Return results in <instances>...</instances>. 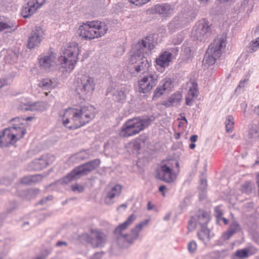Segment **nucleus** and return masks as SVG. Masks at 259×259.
<instances>
[{
	"instance_id": "61",
	"label": "nucleus",
	"mask_w": 259,
	"mask_h": 259,
	"mask_svg": "<svg viewBox=\"0 0 259 259\" xmlns=\"http://www.w3.org/2000/svg\"><path fill=\"white\" fill-rule=\"evenodd\" d=\"M201 184L204 187H205L207 185V181L205 179H201Z\"/></svg>"
},
{
	"instance_id": "44",
	"label": "nucleus",
	"mask_w": 259,
	"mask_h": 259,
	"mask_svg": "<svg viewBox=\"0 0 259 259\" xmlns=\"http://www.w3.org/2000/svg\"><path fill=\"white\" fill-rule=\"evenodd\" d=\"M44 176L41 175H31V179H32V184L38 183L41 181Z\"/></svg>"
},
{
	"instance_id": "29",
	"label": "nucleus",
	"mask_w": 259,
	"mask_h": 259,
	"mask_svg": "<svg viewBox=\"0 0 259 259\" xmlns=\"http://www.w3.org/2000/svg\"><path fill=\"white\" fill-rule=\"evenodd\" d=\"M155 10L159 14L165 15L170 14L172 11L170 6L167 4L156 5L155 6Z\"/></svg>"
},
{
	"instance_id": "40",
	"label": "nucleus",
	"mask_w": 259,
	"mask_h": 259,
	"mask_svg": "<svg viewBox=\"0 0 259 259\" xmlns=\"http://www.w3.org/2000/svg\"><path fill=\"white\" fill-rule=\"evenodd\" d=\"M248 82V79H243L241 80L236 89V91L240 92L241 90L247 85Z\"/></svg>"
},
{
	"instance_id": "23",
	"label": "nucleus",
	"mask_w": 259,
	"mask_h": 259,
	"mask_svg": "<svg viewBox=\"0 0 259 259\" xmlns=\"http://www.w3.org/2000/svg\"><path fill=\"white\" fill-rule=\"evenodd\" d=\"M37 10V7L34 5L31 0L24 4L21 10V14L23 18H27L33 15Z\"/></svg>"
},
{
	"instance_id": "13",
	"label": "nucleus",
	"mask_w": 259,
	"mask_h": 259,
	"mask_svg": "<svg viewBox=\"0 0 259 259\" xmlns=\"http://www.w3.org/2000/svg\"><path fill=\"white\" fill-rule=\"evenodd\" d=\"M128 91V87L125 84L117 85L113 83L107 89V94H110L115 102L123 103Z\"/></svg>"
},
{
	"instance_id": "47",
	"label": "nucleus",
	"mask_w": 259,
	"mask_h": 259,
	"mask_svg": "<svg viewBox=\"0 0 259 259\" xmlns=\"http://www.w3.org/2000/svg\"><path fill=\"white\" fill-rule=\"evenodd\" d=\"M34 5L37 7V9L40 8L45 3L46 0H31Z\"/></svg>"
},
{
	"instance_id": "2",
	"label": "nucleus",
	"mask_w": 259,
	"mask_h": 259,
	"mask_svg": "<svg viewBox=\"0 0 259 259\" xmlns=\"http://www.w3.org/2000/svg\"><path fill=\"white\" fill-rule=\"evenodd\" d=\"M154 48L151 36L146 37L133 47L130 62L137 73L142 72L143 74L149 71L150 65L146 55Z\"/></svg>"
},
{
	"instance_id": "48",
	"label": "nucleus",
	"mask_w": 259,
	"mask_h": 259,
	"mask_svg": "<svg viewBox=\"0 0 259 259\" xmlns=\"http://www.w3.org/2000/svg\"><path fill=\"white\" fill-rule=\"evenodd\" d=\"M12 81V79L10 78L6 79H0V89L3 88L5 85H7L10 84Z\"/></svg>"
},
{
	"instance_id": "34",
	"label": "nucleus",
	"mask_w": 259,
	"mask_h": 259,
	"mask_svg": "<svg viewBox=\"0 0 259 259\" xmlns=\"http://www.w3.org/2000/svg\"><path fill=\"white\" fill-rule=\"evenodd\" d=\"M254 185L249 181L245 182L241 185V191L242 193L249 194L251 193Z\"/></svg>"
},
{
	"instance_id": "7",
	"label": "nucleus",
	"mask_w": 259,
	"mask_h": 259,
	"mask_svg": "<svg viewBox=\"0 0 259 259\" xmlns=\"http://www.w3.org/2000/svg\"><path fill=\"white\" fill-rule=\"evenodd\" d=\"M78 55L79 48L77 44L73 42L67 46L63 51V56L58 58L60 69H63L62 71L70 72L72 71L77 61Z\"/></svg>"
},
{
	"instance_id": "55",
	"label": "nucleus",
	"mask_w": 259,
	"mask_h": 259,
	"mask_svg": "<svg viewBox=\"0 0 259 259\" xmlns=\"http://www.w3.org/2000/svg\"><path fill=\"white\" fill-rule=\"evenodd\" d=\"M197 139H198V136L196 135H192L190 137V140L192 143H193V142H195L196 141H197Z\"/></svg>"
},
{
	"instance_id": "9",
	"label": "nucleus",
	"mask_w": 259,
	"mask_h": 259,
	"mask_svg": "<svg viewBox=\"0 0 259 259\" xmlns=\"http://www.w3.org/2000/svg\"><path fill=\"white\" fill-rule=\"evenodd\" d=\"M26 133V130L19 126L6 128L0 133V143L5 142L7 144H12L15 143L17 140L23 138Z\"/></svg>"
},
{
	"instance_id": "27",
	"label": "nucleus",
	"mask_w": 259,
	"mask_h": 259,
	"mask_svg": "<svg viewBox=\"0 0 259 259\" xmlns=\"http://www.w3.org/2000/svg\"><path fill=\"white\" fill-rule=\"evenodd\" d=\"M171 56L172 54L168 52H163L156 60L157 65L161 67L167 66L171 59Z\"/></svg>"
},
{
	"instance_id": "21",
	"label": "nucleus",
	"mask_w": 259,
	"mask_h": 259,
	"mask_svg": "<svg viewBox=\"0 0 259 259\" xmlns=\"http://www.w3.org/2000/svg\"><path fill=\"white\" fill-rule=\"evenodd\" d=\"M23 105H20V108L23 111H42L46 109L47 104L44 102H27L26 103L22 102Z\"/></svg>"
},
{
	"instance_id": "62",
	"label": "nucleus",
	"mask_w": 259,
	"mask_h": 259,
	"mask_svg": "<svg viewBox=\"0 0 259 259\" xmlns=\"http://www.w3.org/2000/svg\"><path fill=\"white\" fill-rule=\"evenodd\" d=\"M221 220H222L225 225H227L228 223V220L223 217L220 218V221Z\"/></svg>"
},
{
	"instance_id": "26",
	"label": "nucleus",
	"mask_w": 259,
	"mask_h": 259,
	"mask_svg": "<svg viewBox=\"0 0 259 259\" xmlns=\"http://www.w3.org/2000/svg\"><path fill=\"white\" fill-rule=\"evenodd\" d=\"M121 192V187L119 185H116L111 188L107 193L105 198V202L106 204H111L113 203L112 199L118 196Z\"/></svg>"
},
{
	"instance_id": "15",
	"label": "nucleus",
	"mask_w": 259,
	"mask_h": 259,
	"mask_svg": "<svg viewBox=\"0 0 259 259\" xmlns=\"http://www.w3.org/2000/svg\"><path fill=\"white\" fill-rule=\"evenodd\" d=\"M44 32L39 26H36L33 29L28 37L27 47L29 49H32L37 47L41 40L44 38Z\"/></svg>"
},
{
	"instance_id": "42",
	"label": "nucleus",
	"mask_w": 259,
	"mask_h": 259,
	"mask_svg": "<svg viewBox=\"0 0 259 259\" xmlns=\"http://www.w3.org/2000/svg\"><path fill=\"white\" fill-rule=\"evenodd\" d=\"M165 92V90L161 87V86L159 84V85L156 88L154 92V97H159L161 95H162Z\"/></svg>"
},
{
	"instance_id": "24",
	"label": "nucleus",
	"mask_w": 259,
	"mask_h": 259,
	"mask_svg": "<svg viewBox=\"0 0 259 259\" xmlns=\"http://www.w3.org/2000/svg\"><path fill=\"white\" fill-rule=\"evenodd\" d=\"M220 58L217 57L215 54L210 49H207L202 61V66L204 68H208L210 66L213 65L216 60Z\"/></svg>"
},
{
	"instance_id": "3",
	"label": "nucleus",
	"mask_w": 259,
	"mask_h": 259,
	"mask_svg": "<svg viewBox=\"0 0 259 259\" xmlns=\"http://www.w3.org/2000/svg\"><path fill=\"white\" fill-rule=\"evenodd\" d=\"M136 216L132 214L123 223L119 224L115 229L114 233L119 241H124L129 244H132L136 240L142 228L146 226L149 219L141 222L133 228L129 233H125V230L136 220Z\"/></svg>"
},
{
	"instance_id": "58",
	"label": "nucleus",
	"mask_w": 259,
	"mask_h": 259,
	"mask_svg": "<svg viewBox=\"0 0 259 259\" xmlns=\"http://www.w3.org/2000/svg\"><path fill=\"white\" fill-rule=\"evenodd\" d=\"M128 1L133 4H135L136 6H139L138 3L140 2V0H128Z\"/></svg>"
},
{
	"instance_id": "1",
	"label": "nucleus",
	"mask_w": 259,
	"mask_h": 259,
	"mask_svg": "<svg viewBox=\"0 0 259 259\" xmlns=\"http://www.w3.org/2000/svg\"><path fill=\"white\" fill-rule=\"evenodd\" d=\"M95 115V109L87 105L66 109L62 116L63 123L70 129H76L89 123Z\"/></svg>"
},
{
	"instance_id": "4",
	"label": "nucleus",
	"mask_w": 259,
	"mask_h": 259,
	"mask_svg": "<svg viewBox=\"0 0 259 259\" xmlns=\"http://www.w3.org/2000/svg\"><path fill=\"white\" fill-rule=\"evenodd\" d=\"M153 119L147 116H138L128 119L122 125L120 136L127 138L135 136L148 127Z\"/></svg>"
},
{
	"instance_id": "59",
	"label": "nucleus",
	"mask_w": 259,
	"mask_h": 259,
	"mask_svg": "<svg viewBox=\"0 0 259 259\" xmlns=\"http://www.w3.org/2000/svg\"><path fill=\"white\" fill-rule=\"evenodd\" d=\"M166 189L165 186L164 185L160 186L159 188V191L162 192L163 195H164V193H163V191Z\"/></svg>"
},
{
	"instance_id": "49",
	"label": "nucleus",
	"mask_w": 259,
	"mask_h": 259,
	"mask_svg": "<svg viewBox=\"0 0 259 259\" xmlns=\"http://www.w3.org/2000/svg\"><path fill=\"white\" fill-rule=\"evenodd\" d=\"M104 254L103 252H97L91 256L89 259H101Z\"/></svg>"
},
{
	"instance_id": "28",
	"label": "nucleus",
	"mask_w": 259,
	"mask_h": 259,
	"mask_svg": "<svg viewBox=\"0 0 259 259\" xmlns=\"http://www.w3.org/2000/svg\"><path fill=\"white\" fill-rule=\"evenodd\" d=\"M210 231L207 227H201V230L197 233L198 238L205 244L210 240Z\"/></svg>"
},
{
	"instance_id": "30",
	"label": "nucleus",
	"mask_w": 259,
	"mask_h": 259,
	"mask_svg": "<svg viewBox=\"0 0 259 259\" xmlns=\"http://www.w3.org/2000/svg\"><path fill=\"white\" fill-rule=\"evenodd\" d=\"M182 94L180 93H175L169 98L168 102L166 103V107L170 105L175 106L178 105L182 100Z\"/></svg>"
},
{
	"instance_id": "18",
	"label": "nucleus",
	"mask_w": 259,
	"mask_h": 259,
	"mask_svg": "<svg viewBox=\"0 0 259 259\" xmlns=\"http://www.w3.org/2000/svg\"><path fill=\"white\" fill-rule=\"evenodd\" d=\"M226 44V36L222 34L217 36L209 45L208 49H210L217 57H220L225 50Z\"/></svg>"
},
{
	"instance_id": "10",
	"label": "nucleus",
	"mask_w": 259,
	"mask_h": 259,
	"mask_svg": "<svg viewBox=\"0 0 259 259\" xmlns=\"http://www.w3.org/2000/svg\"><path fill=\"white\" fill-rule=\"evenodd\" d=\"M211 34L210 25L205 19L200 20L193 27L191 37L200 41H205Z\"/></svg>"
},
{
	"instance_id": "19",
	"label": "nucleus",
	"mask_w": 259,
	"mask_h": 259,
	"mask_svg": "<svg viewBox=\"0 0 259 259\" xmlns=\"http://www.w3.org/2000/svg\"><path fill=\"white\" fill-rule=\"evenodd\" d=\"M190 21L188 15L182 13L175 17L168 25V29L171 32H174L176 29H179L187 25Z\"/></svg>"
},
{
	"instance_id": "12",
	"label": "nucleus",
	"mask_w": 259,
	"mask_h": 259,
	"mask_svg": "<svg viewBox=\"0 0 259 259\" xmlns=\"http://www.w3.org/2000/svg\"><path fill=\"white\" fill-rule=\"evenodd\" d=\"M157 79L158 75L155 72H146L139 80L140 91L143 93L149 92L156 86L158 82Z\"/></svg>"
},
{
	"instance_id": "35",
	"label": "nucleus",
	"mask_w": 259,
	"mask_h": 259,
	"mask_svg": "<svg viewBox=\"0 0 259 259\" xmlns=\"http://www.w3.org/2000/svg\"><path fill=\"white\" fill-rule=\"evenodd\" d=\"M9 251V246L6 240H0V256L5 257Z\"/></svg>"
},
{
	"instance_id": "33",
	"label": "nucleus",
	"mask_w": 259,
	"mask_h": 259,
	"mask_svg": "<svg viewBox=\"0 0 259 259\" xmlns=\"http://www.w3.org/2000/svg\"><path fill=\"white\" fill-rule=\"evenodd\" d=\"M225 124L226 132L228 133H232L234 127V117L232 115H229L226 116Z\"/></svg>"
},
{
	"instance_id": "64",
	"label": "nucleus",
	"mask_w": 259,
	"mask_h": 259,
	"mask_svg": "<svg viewBox=\"0 0 259 259\" xmlns=\"http://www.w3.org/2000/svg\"><path fill=\"white\" fill-rule=\"evenodd\" d=\"M254 33L256 34V35H258L259 34V26H257L256 28V29L254 31Z\"/></svg>"
},
{
	"instance_id": "32",
	"label": "nucleus",
	"mask_w": 259,
	"mask_h": 259,
	"mask_svg": "<svg viewBox=\"0 0 259 259\" xmlns=\"http://www.w3.org/2000/svg\"><path fill=\"white\" fill-rule=\"evenodd\" d=\"M191 44L188 42L185 41L182 45V52L185 56V60H189L193 56L192 52Z\"/></svg>"
},
{
	"instance_id": "57",
	"label": "nucleus",
	"mask_w": 259,
	"mask_h": 259,
	"mask_svg": "<svg viewBox=\"0 0 259 259\" xmlns=\"http://www.w3.org/2000/svg\"><path fill=\"white\" fill-rule=\"evenodd\" d=\"M181 120L182 121L185 122L184 126H185V127H186L187 125L188 124V121H187L186 118L184 116H181Z\"/></svg>"
},
{
	"instance_id": "31",
	"label": "nucleus",
	"mask_w": 259,
	"mask_h": 259,
	"mask_svg": "<svg viewBox=\"0 0 259 259\" xmlns=\"http://www.w3.org/2000/svg\"><path fill=\"white\" fill-rule=\"evenodd\" d=\"M209 221V215L205 211H201L198 215V222L200 227H207Z\"/></svg>"
},
{
	"instance_id": "37",
	"label": "nucleus",
	"mask_w": 259,
	"mask_h": 259,
	"mask_svg": "<svg viewBox=\"0 0 259 259\" xmlns=\"http://www.w3.org/2000/svg\"><path fill=\"white\" fill-rule=\"evenodd\" d=\"M259 49V36L255 40H252L247 47V51L250 53L254 52Z\"/></svg>"
},
{
	"instance_id": "63",
	"label": "nucleus",
	"mask_w": 259,
	"mask_h": 259,
	"mask_svg": "<svg viewBox=\"0 0 259 259\" xmlns=\"http://www.w3.org/2000/svg\"><path fill=\"white\" fill-rule=\"evenodd\" d=\"M196 146V145L194 143H191L189 145V148L191 149H193L195 148Z\"/></svg>"
},
{
	"instance_id": "11",
	"label": "nucleus",
	"mask_w": 259,
	"mask_h": 259,
	"mask_svg": "<svg viewBox=\"0 0 259 259\" xmlns=\"http://www.w3.org/2000/svg\"><path fill=\"white\" fill-rule=\"evenodd\" d=\"M174 164L177 167L179 166V163L174 160H168L165 163H162L160 169L157 172L158 178L167 183L174 181L176 178V175L173 172L172 170Z\"/></svg>"
},
{
	"instance_id": "53",
	"label": "nucleus",
	"mask_w": 259,
	"mask_h": 259,
	"mask_svg": "<svg viewBox=\"0 0 259 259\" xmlns=\"http://www.w3.org/2000/svg\"><path fill=\"white\" fill-rule=\"evenodd\" d=\"M67 243L65 241H59L56 243V246L58 247H61L62 246H67Z\"/></svg>"
},
{
	"instance_id": "22",
	"label": "nucleus",
	"mask_w": 259,
	"mask_h": 259,
	"mask_svg": "<svg viewBox=\"0 0 259 259\" xmlns=\"http://www.w3.org/2000/svg\"><path fill=\"white\" fill-rule=\"evenodd\" d=\"M241 229V228L239 224L236 221H233L230 224L228 230L223 233L221 239L223 240H229L233 235L240 231Z\"/></svg>"
},
{
	"instance_id": "50",
	"label": "nucleus",
	"mask_w": 259,
	"mask_h": 259,
	"mask_svg": "<svg viewBox=\"0 0 259 259\" xmlns=\"http://www.w3.org/2000/svg\"><path fill=\"white\" fill-rule=\"evenodd\" d=\"M52 199H53L52 196H51V195L48 196L47 197H44V198H42L40 201L39 203L40 204H44L46 203V202L47 201L52 200Z\"/></svg>"
},
{
	"instance_id": "54",
	"label": "nucleus",
	"mask_w": 259,
	"mask_h": 259,
	"mask_svg": "<svg viewBox=\"0 0 259 259\" xmlns=\"http://www.w3.org/2000/svg\"><path fill=\"white\" fill-rule=\"evenodd\" d=\"M40 161H42V168L45 167L47 165L49 164V162L46 161V158L45 157L42 158V159H40Z\"/></svg>"
},
{
	"instance_id": "52",
	"label": "nucleus",
	"mask_w": 259,
	"mask_h": 259,
	"mask_svg": "<svg viewBox=\"0 0 259 259\" xmlns=\"http://www.w3.org/2000/svg\"><path fill=\"white\" fill-rule=\"evenodd\" d=\"M196 226V224L194 222H193L192 221H189L188 228L189 230L191 231L195 229Z\"/></svg>"
},
{
	"instance_id": "56",
	"label": "nucleus",
	"mask_w": 259,
	"mask_h": 259,
	"mask_svg": "<svg viewBox=\"0 0 259 259\" xmlns=\"http://www.w3.org/2000/svg\"><path fill=\"white\" fill-rule=\"evenodd\" d=\"M150 0H140V2L138 3V5H139V6H142L144 4H146L148 2H149Z\"/></svg>"
},
{
	"instance_id": "45",
	"label": "nucleus",
	"mask_w": 259,
	"mask_h": 259,
	"mask_svg": "<svg viewBox=\"0 0 259 259\" xmlns=\"http://www.w3.org/2000/svg\"><path fill=\"white\" fill-rule=\"evenodd\" d=\"M21 183L25 185H32L31 175L23 177L21 180Z\"/></svg>"
},
{
	"instance_id": "43",
	"label": "nucleus",
	"mask_w": 259,
	"mask_h": 259,
	"mask_svg": "<svg viewBox=\"0 0 259 259\" xmlns=\"http://www.w3.org/2000/svg\"><path fill=\"white\" fill-rule=\"evenodd\" d=\"M214 215L217 222L220 221V218L223 217V212L220 208V206H217L214 208Z\"/></svg>"
},
{
	"instance_id": "41",
	"label": "nucleus",
	"mask_w": 259,
	"mask_h": 259,
	"mask_svg": "<svg viewBox=\"0 0 259 259\" xmlns=\"http://www.w3.org/2000/svg\"><path fill=\"white\" fill-rule=\"evenodd\" d=\"M197 249V244L194 240L191 241L188 244V249L189 251L193 253L195 252Z\"/></svg>"
},
{
	"instance_id": "51",
	"label": "nucleus",
	"mask_w": 259,
	"mask_h": 259,
	"mask_svg": "<svg viewBox=\"0 0 259 259\" xmlns=\"http://www.w3.org/2000/svg\"><path fill=\"white\" fill-rule=\"evenodd\" d=\"M50 251L48 250H45V253H42L41 255L38 256L35 259H46L47 256L50 253Z\"/></svg>"
},
{
	"instance_id": "36",
	"label": "nucleus",
	"mask_w": 259,
	"mask_h": 259,
	"mask_svg": "<svg viewBox=\"0 0 259 259\" xmlns=\"http://www.w3.org/2000/svg\"><path fill=\"white\" fill-rule=\"evenodd\" d=\"M38 85L44 90H48L54 88L52 80L48 78L42 79Z\"/></svg>"
},
{
	"instance_id": "16",
	"label": "nucleus",
	"mask_w": 259,
	"mask_h": 259,
	"mask_svg": "<svg viewBox=\"0 0 259 259\" xmlns=\"http://www.w3.org/2000/svg\"><path fill=\"white\" fill-rule=\"evenodd\" d=\"M56 54L52 52L47 54H42L39 58L40 66L46 70L53 69L56 65Z\"/></svg>"
},
{
	"instance_id": "17",
	"label": "nucleus",
	"mask_w": 259,
	"mask_h": 259,
	"mask_svg": "<svg viewBox=\"0 0 259 259\" xmlns=\"http://www.w3.org/2000/svg\"><path fill=\"white\" fill-rule=\"evenodd\" d=\"M226 44V36L222 34L217 36L209 45L208 49H210L217 57H220L225 50Z\"/></svg>"
},
{
	"instance_id": "8",
	"label": "nucleus",
	"mask_w": 259,
	"mask_h": 259,
	"mask_svg": "<svg viewBox=\"0 0 259 259\" xmlns=\"http://www.w3.org/2000/svg\"><path fill=\"white\" fill-rule=\"evenodd\" d=\"M100 160L95 159L74 168L66 176L59 181L62 184H67L76 180L81 177L87 175L89 172L97 168L100 165Z\"/></svg>"
},
{
	"instance_id": "20",
	"label": "nucleus",
	"mask_w": 259,
	"mask_h": 259,
	"mask_svg": "<svg viewBox=\"0 0 259 259\" xmlns=\"http://www.w3.org/2000/svg\"><path fill=\"white\" fill-rule=\"evenodd\" d=\"M188 92L186 97V104L191 106L193 102L197 99L199 92L197 89V83L195 81H191L187 84Z\"/></svg>"
},
{
	"instance_id": "39",
	"label": "nucleus",
	"mask_w": 259,
	"mask_h": 259,
	"mask_svg": "<svg viewBox=\"0 0 259 259\" xmlns=\"http://www.w3.org/2000/svg\"><path fill=\"white\" fill-rule=\"evenodd\" d=\"M159 84L165 91H169L171 88L172 81L170 78H164Z\"/></svg>"
},
{
	"instance_id": "60",
	"label": "nucleus",
	"mask_w": 259,
	"mask_h": 259,
	"mask_svg": "<svg viewBox=\"0 0 259 259\" xmlns=\"http://www.w3.org/2000/svg\"><path fill=\"white\" fill-rule=\"evenodd\" d=\"M254 111L256 114L259 116V105L254 108Z\"/></svg>"
},
{
	"instance_id": "38",
	"label": "nucleus",
	"mask_w": 259,
	"mask_h": 259,
	"mask_svg": "<svg viewBox=\"0 0 259 259\" xmlns=\"http://www.w3.org/2000/svg\"><path fill=\"white\" fill-rule=\"evenodd\" d=\"M235 255L239 258H247L249 256V249L248 248H244L237 250L235 252Z\"/></svg>"
},
{
	"instance_id": "46",
	"label": "nucleus",
	"mask_w": 259,
	"mask_h": 259,
	"mask_svg": "<svg viewBox=\"0 0 259 259\" xmlns=\"http://www.w3.org/2000/svg\"><path fill=\"white\" fill-rule=\"evenodd\" d=\"M71 189L74 192H81L83 191L84 188L77 184L71 186Z\"/></svg>"
},
{
	"instance_id": "14",
	"label": "nucleus",
	"mask_w": 259,
	"mask_h": 259,
	"mask_svg": "<svg viewBox=\"0 0 259 259\" xmlns=\"http://www.w3.org/2000/svg\"><path fill=\"white\" fill-rule=\"evenodd\" d=\"M87 240L93 247H102L106 243V235L99 230L92 229L87 236Z\"/></svg>"
},
{
	"instance_id": "6",
	"label": "nucleus",
	"mask_w": 259,
	"mask_h": 259,
	"mask_svg": "<svg viewBox=\"0 0 259 259\" xmlns=\"http://www.w3.org/2000/svg\"><path fill=\"white\" fill-rule=\"evenodd\" d=\"M96 84V79L88 74L78 73L75 79L76 91L83 100L90 99L93 94Z\"/></svg>"
},
{
	"instance_id": "5",
	"label": "nucleus",
	"mask_w": 259,
	"mask_h": 259,
	"mask_svg": "<svg viewBox=\"0 0 259 259\" xmlns=\"http://www.w3.org/2000/svg\"><path fill=\"white\" fill-rule=\"evenodd\" d=\"M108 29L107 25L104 22L88 21L79 26L78 33L82 38L90 40L103 36Z\"/></svg>"
},
{
	"instance_id": "25",
	"label": "nucleus",
	"mask_w": 259,
	"mask_h": 259,
	"mask_svg": "<svg viewBox=\"0 0 259 259\" xmlns=\"http://www.w3.org/2000/svg\"><path fill=\"white\" fill-rule=\"evenodd\" d=\"M246 138L250 142L259 141V125L252 124L248 129Z\"/></svg>"
}]
</instances>
